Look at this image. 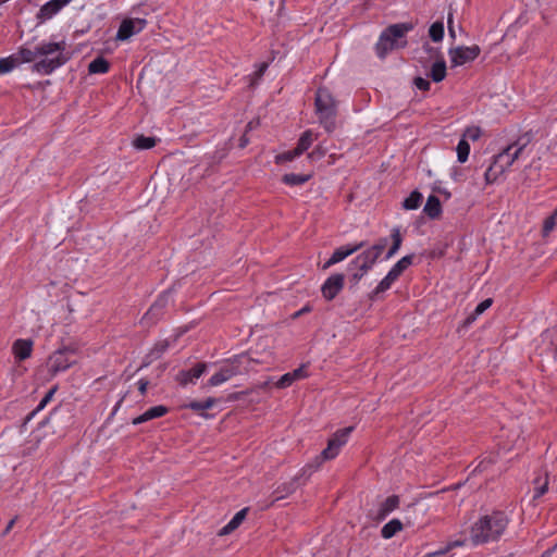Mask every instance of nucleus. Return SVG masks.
<instances>
[{
    "instance_id": "1",
    "label": "nucleus",
    "mask_w": 557,
    "mask_h": 557,
    "mask_svg": "<svg viewBox=\"0 0 557 557\" xmlns=\"http://www.w3.org/2000/svg\"><path fill=\"white\" fill-rule=\"evenodd\" d=\"M352 430V426H347L335 432L334 435L329 440L327 446L321 451L320 456L315 458L313 463L307 465L301 470L299 475L294 476L289 482L282 483L276 487V490L273 492V499L271 505L280 499H283L287 495L293 494L300 486L299 480L301 478L309 479L312 472L315 471L323 461L335 458L338 455L341 447L346 444L347 438Z\"/></svg>"
},
{
    "instance_id": "2",
    "label": "nucleus",
    "mask_w": 557,
    "mask_h": 557,
    "mask_svg": "<svg viewBox=\"0 0 557 557\" xmlns=\"http://www.w3.org/2000/svg\"><path fill=\"white\" fill-rule=\"evenodd\" d=\"M66 44L65 41L60 42H41L34 49L20 48L17 55L18 61L25 63L34 62L38 57H44L40 61L33 65V71L49 75L58 67L65 64L69 57L64 53Z\"/></svg>"
},
{
    "instance_id": "3",
    "label": "nucleus",
    "mask_w": 557,
    "mask_h": 557,
    "mask_svg": "<svg viewBox=\"0 0 557 557\" xmlns=\"http://www.w3.org/2000/svg\"><path fill=\"white\" fill-rule=\"evenodd\" d=\"M509 519L504 511L495 510L484 515L473 523L470 539L474 545L495 542L500 539L507 529Z\"/></svg>"
},
{
    "instance_id": "4",
    "label": "nucleus",
    "mask_w": 557,
    "mask_h": 557,
    "mask_svg": "<svg viewBox=\"0 0 557 557\" xmlns=\"http://www.w3.org/2000/svg\"><path fill=\"white\" fill-rule=\"evenodd\" d=\"M531 140L532 135L530 133H525L515 143L508 145L498 154H496L492 164L486 169L484 173L486 184L494 183L500 174H503L515 163V161L523 156Z\"/></svg>"
},
{
    "instance_id": "5",
    "label": "nucleus",
    "mask_w": 557,
    "mask_h": 557,
    "mask_svg": "<svg viewBox=\"0 0 557 557\" xmlns=\"http://www.w3.org/2000/svg\"><path fill=\"white\" fill-rule=\"evenodd\" d=\"M314 104L320 124L327 133H332L336 127L337 103L327 88L320 87L317 90Z\"/></svg>"
},
{
    "instance_id": "6",
    "label": "nucleus",
    "mask_w": 557,
    "mask_h": 557,
    "mask_svg": "<svg viewBox=\"0 0 557 557\" xmlns=\"http://www.w3.org/2000/svg\"><path fill=\"white\" fill-rule=\"evenodd\" d=\"M411 24L400 23L388 26L380 36L375 45L376 54L383 59L386 54L398 47L397 40L403 38L409 30L412 29Z\"/></svg>"
},
{
    "instance_id": "7",
    "label": "nucleus",
    "mask_w": 557,
    "mask_h": 557,
    "mask_svg": "<svg viewBox=\"0 0 557 557\" xmlns=\"http://www.w3.org/2000/svg\"><path fill=\"white\" fill-rule=\"evenodd\" d=\"M77 348L74 346L59 347L48 359L47 367L52 375L66 371L76 363Z\"/></svg>"
},
{
    "instance_id": "8",
    "label": "nucleus",
    "mask_w": 557,
    "mask_h": 557,
    "mask_svg": "<svg viewBox=\"0 0 557 557\" xmlns=\"http://www.w3.org/2000/svg\"><path fill=\"white\" fill-rule=\"evenodd\" d=\"M388 244V238L382 237L380 238L373 246L366 249L363 252L358 255L354 260L352 264H361L362 271H369L372 269L376 260L385 250Z\"/></svg>"
},
{
    "instance_id": "9",
    "label": "nucleus",
    "mask_w": 557,
    "mask_h": 557,
    "mask_svg": "<svg viewBox=\"0 0 557 557\" xmlns=\"http://www.w3.org/2000/svg\"><path fill=\"white\" fill-rule=\"evenodd\" d=\"M481 52L479 46L450 48L448 54L450 57L451 66H461L466 63L474 61Z\"/></svg>"
},
{
    "instance_id": "10",
    "label": "nucleus",
    "mask_w": 557,
    "mask_h": 557,
    "mask_svg": "<svg viewBox=\"0 0 557 557\" xmlns=\"http://www.w3.org/2000/svg\"><path fill=\"white\" fill-rule=\"evenodd\" d=\"M146 24L147 22L144 18L124 20L119 27L116 39L122 41L129 39L133 35L141 32Z\"/></svg>"
},
{
    "instance_id": "11",
    "label": "nucleus",
    "mask_w": 557,
    "mask_h": 557,
    "mask_svg": "<svg viewBox=\"0 0 557 557\" xmlns=\"http://www.w3.org/2000/svg\"><path fill=\"white\" fill-rule=\"evenodd\" d=\"M345 276L342 273L332 274L323 283L321 292L326 300H333L344 287Z\"/></svg>"
},
{
    "instance_id": "12",
    "label": "nucleus",
    "mask_w": 557,
    "mask_h": 557,
    "mask_svg": "<svg viewBox=\"0 0 557 557\" xmlns=\"http://www.w3.org/2000/svg\"><path fill=\"white\" fill-rule=\"evenodd\" d=\"M363 247L364 242H360L356 245H346L335 249L330 259L323 264L322 269H329L330 267L343 261L345 258L349 257L350 255L355 253L356 251L360 250Z\"/></svg>"
},
{
    "instance_id": "13",
    "label": "nucleus",
    "mask_w": 557,
    "mask_h": 557,
    "mask_svg": "<svg viewBox=\"0 0 557 557\" xmlns=\"http://www.w3.org/2000/svg\"><path fill=\"white\" fill-rule=\"evenodd\" d=\"M72 0H50L46 2L38 11L36 17L40 22L50 20L63 7L69 4Z\"/></svg>"
},
{
    "instance_id": "14",
    "label": "nucleus",
    "mask_w": 557,
    "mask_h": 557,
    "mask_svg": "<svg viewBox=\"0 0 557 557\" xmlns=\"http://www.w3.org/2000/svg\"><path fill=\"white\" fill-rule=\"evenodd\" d=\"M207 364L205 362L197 363L190 370H182L176 375V381L182 385L186 386L188 383L194 382L195 379H199L206 371Z\"/></svg>"
},
{
    "instance_id": "15",
    "label": "nucleus",
    "mask_w": 557,
    "mask_h": 557,
    "mask_svg": "<svg viewBox=\"0 0 557 557\" xmlns=\"http://www.w3.org/2000/svg\"><path fill=\"white\" fill-rule=\"evenodd\" d=\"M239 373L238 367L235 366H225L220 369L219 372L213 374L210 380L208 381V384L210 386H218L228 380H231L233 376L237 375Z\"/></svg>"
},
{
    "instance_id": "16",
    "label": "nucleus",
    "mask_w": 557,
    "mask_h": 557,
    "mask_svg": "<svg viewBox=\"0 0 557 557\" xmlns=\"http://www.w3.org/2000/svg\"><path fill=\"white\" fill-rule=\"evenodd\" d=\"M400 498L398 495H391L381 503L375 519L377 521L384 520L389 513L399 507Z\"/></svg>"
},
{
    "instance_id": "17",
    "label": "nucleus",
    "mask_w": 557,
    "mask_h": 557,
    "mask_svg": "<svg viewBox=\"0 0 557 557\" xmlns=\"http://www.w3.org/2000/svg\"><path fill=\"white\" fill-rule=\"evenodd\" d=\"M12 351L18 361L25 360L30 357L33 351V341L32 339H16L13 343Z\"/></svg>"
},
{
    "instance_id": "18",
    "label": "nucleus",
    "mask_w": 557,
    "mask_h": 557,
    "mask_svg": "<svg viewBox=\"0 0 557 557\" xmlns=\"http://www.w3.org/2000/svg\"><path fill=\"white\" fill-rule=\"evenodd\" d=\"M168 412H169V408L168 407H165L163 405L154 406V407L149 408L143 414L134 418L132 423L134 425H138V424H141L144 422L150 421L152 419L163 417Z\"/></svg>"
},
{
    "instance_id": "19",
    "label": "nucleus",
    "mask_w": 557,
    "mask_h": 557,
    "mask_svg": "<svg viewBox=\"0 0 557 557\" xmlns=\"http://www.w3.org/2000/svg\"><path fill=\"white\" fill-rule=\"evenodd\" d=\"M307 376V372L305 370V367L301 366L297 369H295L292 372L285 373L281 376V379L276 382V386L278 388H285L293 384L296 380H300Z\"/></svg>"
},
{
    "instance_id": "20",
    "label": "nucleus",
    "mask_w": 557,
    "mask_h": 557,
    "mask_svg": "<svg viewBox=\"0 0 557 557\" xmlns=\"http://www.w3.org/2000/svg\"><path fill=\"white\" fill-rule=\"evenodd\" d=\"M423 211L429 218L437 219L442 213V206L440 199L434 195H430L426 199V203L423 208Z\"/></svg>"
},
{
    "instance_id": "21",
    "label": "nucleus",
    "mask_w": 557,
    "mask_h": 557,
    "mask_svg": "<svg viewBox=\"0 0 557 557\" xmlns=\"http://www.w3.org/2000/svg\"><path fill=\"white\" fill-rule=\"evenodd\" d=\"M548 484H549V482H548V473L547 472H544L543 475H537L533 480V485H534L533 500L539 499L545 493H547Z\"/></svg>"
},
{
    "instance_id": "22",
    "label": "nucleus",
    "mask_w": 557,
    "mask_h": 557,
    "mask_svg": "<svg viewBox=\"0 0 557 557\" xmlns=\"http://www.w3.org/2000/svg\"><path fill=\"white\" fill-rule=\"evenodd\" d=\"M247 511L248 508H244L236 512L233 519L220 530L219 535H226L236 530L246 518Z\"/></svg>"
},
{
    "instance_id": "23",
    "label": "nucleus",
    "mask_w": 557,
    "mask_h": 557,
    "mask_svg": "<svg viewBox=\"0 0 557 557\" xmlns=\"http://www.w3.org/2000/svg\"><path fill=\"white\" fill-rule=\"evenodd\" d=\"M404 528L403 522L399 519H392L386 524L383 525L381 530V535L383 539H392L397 532L401 531Z\"/></svg>"
},
{
    "instance_id": "24",
    "label": "nucleus",
    "mask_w": 557,
    "mask_h": 557,
    "mask_svg": "<svg viewBox=\"0 0 557 557\" xmlns=\"http://www.w3.org/2000/svg\"><path fill=\"white\" fill-rule=\"evenodd\" d=\"M397 280V277L392 274L389 271L386 276L377 284V286L370 294V299H375L381 293L386 292L391 288L392 284Z\"/></svg>"
},
{
    "instance_id": "25",
    "label": "nucleus",
    "mask_w": 557,
    "mask_h": 557,
    "mask_svg": "<svg viewBox=\"0 0 557 557\" xmlns=\"http://www.w3.org/2000/svg\"><path fill=\"white\" fill-rule=\"evenodd\" d=\"M314 140V135L312 131L308 129L300 136L296 148L294 149V154H302L306 150L309 149L311 144Z\"/></svg>"
},
{
    "instance_id": "26",
    "label": "nucleus",
    "mask_w": 557,
    "mask_h": 557,
    "mask_svg": "<svg viewBox=\"0 0 557 557\" xmlns=\"http://www.w3.org/2000/svg\"><path fill=\"white\" fill-rule=\"evenodd\" d=\"M110 63L103 57L94 59L88 65V72L90 74H104L109 71Z\"/></svg>"
},
{
    "instance_id": "27",
    "label": "nucleus",
    "mask_w": 557,
    "mask_h": 557,
    "mask_svg": "<svg viewBox=\"0 0 557 557\" xmlns=\"http://www.w3.org/2000/svg\"><path fill=\"white\" fill-rule=\"evenodd\" d=\"M430 76L435 83H440L446 77V63L444 59H440L433 63Z\"/></svg>"
},
{
    "instance_id": "28",
    "label": "nucleus",
    "mask_w": 557,
    "mask_h": 557,
    "mask_svg": "<svg viewBox=\"0 0 557 557\" xmlns=\"http://www.w3.org/2000/svg\"><path fill=\"white\" fill-rule=\"evenodd\" d=\"M311 178L310 174H295L288 173L284 174L282 177V182L289 186H298L307 183Z\"/></svg>"
},
{
    "instance_id": "29",
    "label": "nucleus",
    "mask_w": 557,
    "mask_h": 557,
    "mask_svg": "<svg viewBox=\"0 0 557 557\" xmlns=\"http://www.w3.org/2000/svg\"><path fill=\"white\" fill-rule=\"evenodd\" d=\"M413 260V255H408L403 257L400 260H398L393 268L389 270V272L398 278L405 270H407L411 264Z\"/></svg>"
},
{
    "instance_id": "30",
    "label": "nucleus",
    "mask_w": 557,
    "mask_h": 557,
    "mask_svg": "<svg viewBox=\"0 0 557 557\" xmlns=\"http://www.w3.org/2000/svg\"><path fill=\"white\" fill-rule=\"evenodd\" d=\"M348 272H349L350 288H354L358 285L359 281L362 278V276L368 271H362L361 264H352V262H351L348 267Z\"/></svg>"
},
{
    "instance_id": "31",
    "label": "nucleus",
    "mask_w": 557,
    "mask_h": 557,
    "mask_svg": "<svg viewBox=\"0 0 557 557\" xmlns=\"http://www.w3.org/2000/svg\"><path fill=\"white\" fill-rule=\"evenodd\" d=\"M391 237H392L393 243L385 256V259L392 258L399 250L401 243H403V237H401L400 231L397 227L392 230Z\"/></svg>"
},
{
    "instance_id": "32",
    "label": "nucleus",
    "mask_w": 557,
    "mask_h": 557,
    "mask_svg": "<svg viewBox=\"0 0 557 557\" xmlns=\"http://www.w3.org/2000/svg\"><path fill=\"white\" fill-rule=\"evenodd\" d=\"M422 194L413 190L403 202V208L406 210H416L420 207L422 201Z\"/></svg>"
},
{
    "instance_id": "33",
    "label": "nucleus",
    "mask_w": 557,
    "mask_h": 557,
    "mask_svg": "<svg viewBox=\"0 0 557 557\" xmlns=\"http://www.w3.org/2000/svg\"><path fill=\"white\" fill-rule=\"evenodd\" d=\"M216 403L215 398L209 397L203 401L194 400L189 404L185 405V408H188L195 412H200L202 410H207L213 407V405Z\"/></svg>"
},
{
    "instance_id": "34",
    "label": "nucleus",
    "mask_w": 557,
    "mask_h": 557,
    "mask_svg": "<svg viewBox=\"0 0 557 557\" xmlns=\"http://www.w3.org/2000/svg\"><path fill=\"white\" fill-rule=\"evenodd\" d=\"M157 144V139L154 137H147L144 135H138L133 140V145L136 149L146 150L154 147Z\"/></svg>"
},
{
    "instance_id": "35",
    "label": "nucleus",
    "mask_w": 557,
    "mask_h": 557,
    "mask_svg": "<svg viewBox=\"0 0 557 557\" xmlns=\"http://www.w3.org/2000/svg\"><path fill=\"white\" fill-rule=\"evenodd\" d=\"M171 342L169 339L159 341L154 344L153 348L150 350L148 358L151 360L159 359L170 347Z\"/></svg>"
},
{
    "instance_id": "36",
    "label": "nucleus",
    "mask_w": 557,
    "mask_h": 557,
    "mask_svg": "<svg viewBox=\"0 0 557 557\" xmlns=\"http://www.w3.org/2000/svg\"><path fill=\"white\" fill-rule=\"evenodd\" d=\"M406 516V524L407 525H414L417 521V515L418 513H424L423 510L419 509L417 504H409L407 508L405 509Z\"/></svg>"
},
{
    "instance_id": "37",
    "label": "nucleus",
    "mask_w": 557,
    "mask_h": 557,
    "mask_svg": "<svg viewBox=\"0 0 557 557\" xmlns=\"http://www.w3.org/2000/svg\"><path fill=\"white\" fill-rule=\"evenodd\" d=\"M429 36L435 42L441 41L444 37V23L441 21L433 23L429 28Z\"/></svg>"
},
{
    "instance_id": "38",
    "label": "nucleus",
    "mask_w": 557,
    "mask_h": 557,
    "mask_svg": "<svg viewBox=\"0 0 557 557\" xmlns=\"http://www.w3.org/2000/svg\"><path fill=\"white\" fill-rule=\"evenodd\" d=\"M457 159L460 163H465L468 160L469 152H470V145L469 143L462 138L459 140L457 145Z\"/></svg>"
},
{
    "instance_id": "39",
    "label": "nucleus",
    "mask_w": 557,
    "mask_h": 557,
    "mask_svg": "<svg viewBox=\"0 0 557 557\" xmlns=\"http://www.w3.org/2000/svg\"><path fill=\"white\" fill-rule=\"evenodd\" d=\"M18 64V59L14 55L0 59V74H7L11 72Z\"/></svg>"
},
{
    "instance_id": "40",
    "label": "nucleus",
    "mask_w": 557,
    "mask_h": 557,
    "mask_svg": "<svg viewBox=\"0 0 557 557\" xmlns=\"http://www.w3.org/2000/svg\"><path fill=\"white\" fill-rule=\"evenodd\" d=\"M161 315H162V313L158 312V310L154 309V306L151 305L149 310L143 317L141 323L145 326H150V325L154 324L160 319Z\"/></svg>"
},
{
    "instance_id": "41",
    "label": "nucleus",
    "mask_w": 557,
    "mask_h": 557,
    "mask_svg": "<svg viewBox=\"0 0 557 557\" xmlns=\"http://www.w3.org/2000/svg\"><path fill=\"white\" fill-rule=\"evenodd\" d=\"M493 304L491 298L484 299L481 301L474 309L473 313L467 318V323L473 322L478 315L482 314L486 309H488Z\"/></svg>"
},
{
    "instance_id": "42",
    "label": "nucleus",
    "mask_w": 557,
    "mask_h": 557,
    "mask_svg": "<svg viewBox=\"0 0 557 557\" xmlns=\"http://www.w3.org/2000/svg\"><path fill=\"white\" fill-rule=\"evenodd\" d=\"M557 225V208L554 212L545 219L543 224V235L547 236Z\"/></svg>"
},
{
    "instance_id": "43",
    "label": "nucleus",
    "mask_w": 557,
    "mask_h": 557,
    "mask_svg": "<svg viewBox=\"0 0 557 557\" xmlns=\"http://www.w3.org/2000/svg\"><path fill=\"white\" fill-rule=\"evenodd\" d=\"M169 298H170V292H169V290L163 292V293H162V294L157 298V300L152 304V305L154 306V309H157V310H158V312L163 313L164 308L168 306Z\"/></svg>"
},
{
    "instance_id": "44",
    "label": "nucleus",
    "mask_w": 557,
    "mask_h": 557,
    "mask_svg": "<svg viewBox=\"0 0 557 557\" xmlns=\"http://www.w3.org/2000/svg\"><path fill=\"white\" fill-rule=\"evenodd\" d=\"M299 156L300 154H294V149H293V150H289V151H286V152H283L278 156H276V163L288 162Z\"/></svg>"
},
{
    "instance_id": "45",
    "label": "nucleus",
    "mask_w": 557,
    "mask_h": 557,
    "mask_svg": "<svg viewBox=\"0 0 557 557\" xmlns=\"http://www.w3.org/2000/svg\"><path fill=\"white\" fill-rule=\"evenodd\" d=\"M57 391V387H53L51 388L46 395L45 397L40 400L39 405L37 406L36 410L33 412L35 413L36 411H39L41 409H44L46 407V405L51 400V398L53 397V394L54 392Z\"/></svg>"
},
{
    "instance_id": "46",
    "label": "nucleus",
    "mask_w": 557,
    "mask_h": 557,
    "mask_svg": "<svg viewBox=\"0 0 557 557\" xmlns=\"http://www.w3.org/2000/svg\"><path fill=\"white\" fill-rule=\"evenodd\" d=\"M414 86L423 91H428L430 89V82L423 77H416L413 81Z\"/></svg>"
},
{
    "instance_id": "47",
    "label": "nucleus",
    "mask_w": 557,
    "mask_h": 557,
    "mask_svg": "<svg viewBox=\"0 0 557 557\" xmlns=\"http://www.w3.org/2000/svg\"><path fill=\"white\" fill-rule=\"evenodd\" d=\"M465 135L472 140H476L480 137V128H468Z\"/></svg>"
},
{
    "instance_id": "48",
    "label": "nucleus",
    "mask_w": 557,
    "mask_h": 557,
    "mask_svg": "<svg viewBox=\"0 0 557 557\" xmlns=\"http://www.w3.org/2000/svg\"><path fill=\"white\" fill-rule=\"evenodd\" d=\"M138 385V391L140 393V395H145L146 392H147V387L149 385V381L147 379H140L137 383Z\"/></svg>"
},
{
    "instance_id": "49",
    "label": "nucleus",
    "mask_w": 557,
    "mask_h": 557,
    "mask_svg": "<svg viewBox=\"0 0 557 557\" xmlns=\"http://www.w3.org/2000/svg\"><path fill=\"white\" fill-rule=\"evenodd\" d=\"M324 156V151L317 147L315 149H313L309 154L308 157L313 159V160H319L321 159L322 157Z\"/></svg>"
},
{
    "instance_id": "50",
    "label": "nucleus",
    "mask_w": 557,
    "mask_h": 557,
    "mask_svg": "<svg viewBox=\"0 0 557 557\" xmlns=\"http://www.w3.org/2000/svg\"><path fill=\"white\" fill-rule=\"evenodd\" d=\"M310 311H311V307L310 306H305L300 310H298L295 313H293L292 318L293 319H297V318L301 317L302 314H305L307 312H310Z\"/></svg>"
},
{
    "instance_id": "51",
    "label": "nucleus",
    "mask_w": 557,
    "mask_h": 557,
    "mask_svg": "<svg viewBox=\"0 0 557 557\" xmlns=\"http://www.w3.org/2000/svg\"><path fill=\"white\" fill-rule=\"evenodd\" d=\"M16 520H17V517H14L13 519H11L9 521V523L7 524L5 529L2 531L1 536H5L11 531V529L15 524Z\"/></svg>"
},
{
    "instance_id": "52",
    "label": "nucleus",
    "mask_w": 557,
    "mask_h": 557,
    "mask_svg": "<svg viewBox=\"0 0 557 557\" xmlns=\"http://www.w3.org/2000/svg\"><path fill=\"white\" fill-rule=\"evenodd\" d=\"M267 69H268V64L267 63H261L260 66H259V70L255 73L256 78L262 77V75L264 74Z\"/></svg>"
},
{
    "instance_id": "53",
    "label": "nucleus",
    "mask_w": 557,
    "mask_h": 557,
    "mask_svg": "<svg viewBox=\"0 0 557 557\" xmlns=\"http://www.w3.org/2000/svg\"><path fill=\"white\" fill-rule=\"evenodd\" d=\"M491 463H492V460H487V461H486V460H482L473 471H474V472H475V471H483V470H485V469L487 468V466H488V465H491Z\"/></svg>"
},
{
    "instance_id": "54",
    "label": "nucleus",
    "mask_w": 557,
    "mask_h": 557,
    "mask_svg": "<svg viewBox=\"0 0 557 557\" xmlns=\"http://www.w3.org/2000/svg\"><path fill=\"white\" fill-rule=\"evenodd\" d=\"M556 549H557V543L553 547L543 552L540 557H552V555L555 553Z\"/></svg>"
},
{
    "instance_id": "55",
    "label": "nucleus",
    "mask_w": 557,
    "mask_h": 557,
    "mask_svg": "<svg viewBox=\"0 0 557 557\" xmlns=\"http://www.w3.org/2000/svg\"><path fill=\"white\" fill-rule=\"evenodd\" d=\"M448 32H449V35L451 37H455V29H454V26H453V15H451V13H449V15H448Z\"/></svg>"
},
{
    "instance_id": "56",
    "label": "nucleus",
    "mask_w": 557,
    "mask_h": 557,
    "mask_svg": "<svg viewBox=\"0 0 557 557\" xmlns=\"http://www.w3.org/2000/svg\"><path fill=\"white\" fill-rule=\"evenodd\" d=\"M249 143V139L247 138L246 135H243L239 139V148H245Z\"/></svg>"
},
{
    "instance_id": "57",
    "label": "nucleus",
    "mask_w": 557,
    "mask_h": 557,
    "mask_svg": "<svg viewBox=\"0 0 557 557\" xmlns=\"http://www.w3.org/2000/svg\"><path fill=\"white\" fill-rule=\"evenodd\" d=\"M246 128H247V131L252 129V128H253V122H252V121H251V122H249V123L247 124Z\"/></svg>"
},
{
    "instance_id": "58",
    "label": "nucleus",
    "mask_w": 557,
    "mask_h": 557,
    "mask_svg": "<svg viewBox=\"0 0 557 557\" xmlns=\"http://www.w3.org/2000/svg\"><path fill=\"white\" fill-rule=\"evenodd\" d=\"M238 397H239V394H232L230 396V399H238Z\"/></svg>"
},
{
    "instance_id": "59",
    "label": "nucleus",
    "mask_w": 557,
    "mask_h": 557,
    "mask_svg": "<svg viewBox=\"0 0 557 557\" xmlns=\"http://www.w3.org/2000/svg\"><path fill=\"white\" fill-rule=\"evenodd\" d=\"M123 399H124V397H123V398H121V399L117 401V404H116V406H115V408H114V411H116L117 407L121 405V403L123 401Z\"/></svg>"
},
{
    "instance_id": "60",
    "label": "nucleus",
    "mask_w": 557,
    "mask_h": 557,
    "mask_svg": "<svg viewBox=\"0 0 557 557\" xmlns=\"http://www.w3.org/2000/svg\"><path fill=\"white\" fill-rule=\"evenodd\" d=\"M424 47L429 50L431 49V47L429 46V44H425Z\"/></svg>"
}]
</instances>
